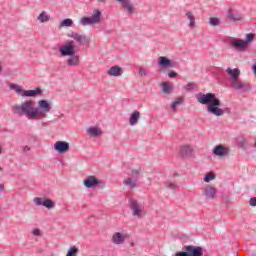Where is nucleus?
Instances as JSON below:
<instances>
[{
    "instance_id": "obj_1",
    "label": "nucleus",
    "mask_w": 256,
    "mask_h": 256,
    "mask_svg": "<svg viewBox=\"0 0 256 256\" xmlns=\"http://www.w3.org/2000/svg\"><path fill=\"white\" fill-rule=\"evenodd\" d=\"M35 103L31 100L24 101L21 105L12 107L14 115L18 117H27L28 119H37V117H47V113H51L52 106L47 100H39L37 108H34Z\"/></svg>"
},
{
    "instance_id": "obj_2",
    "label": "nucleus",
    "mask_w": 256,
    "mask_h": 256,
    "mask_svg": "<svg viewBox=\"0 0 256 256\" xmlns=\"http://www.w3.org/2000/svg\"><path fill=\"white\" fill-rule=\"evenodd\" d=\"M196 100L201 105H207V112L210 115H214L215 117H223L225 115V110L221 107V100L217 98L215 93H198L196 94Z\"/></svg>"
},
{
    "instance_id": "obj_3",
    "label": "nucleus",
    "mask_w": 256,
    "mask_h": 256,
    "mask_svg": "<svg viewBox=\"0 0 256 256\" xmlns=\"http://www.w3.org/2000/svg\"><path fill=\"white\" fill-rule=\"evenodd\" d=\"M175 256H203V247L188 245L184 251L176 252Z\"/></svg>"
},
{
    "instance_id": "obj_4",
    "label": "nucleus",
    "mask_w": 256,
    "mask_h": 256,
    "mask_svg": "<svg viewBox=\"0 0 256 256\" xmlns=\"http://www.w3.org/2000/svg\"><path fill=\"white\" fill-rule=\"evenodd\" d=\"M101 22V11L95 10L91 17H83L80 19V24L84 27L87 25H95Z\"/></svg>"
},
{
    "instance_id": "obj_5",
    "label": "nucleus",
    "mask_w": 256,
    "mask_h": 256,
    "mask_svg": "<svg viewBox=\"0 0 256 256\" xmlns=\"http://www.w3.org/2000/svg\"><path fill=\"white\" fill-rule=\"evenodd\" d=\"M128 205L129 209L132 211L133 217L141 218V215H143V206L133 198H129Z\"/></svg>"
},
{
    "instance_id": "obj_6",
    "label": "nucleus",
    "mask_w": 256,
    "mask_h": 256,
    "mask_svg": "<svg viewBox=\"0 0 256 256\" xmlns=\"http://www.w3.org/2000/svg\"><path fill=\"white\" fill-rule=\"evenodd\" d=\"M75 42L74 41H68L65 45L60 47L59 53L62 55V57H73L75 55Z\"/></svg>"
},
{
    "instance_id": "obj_7",
    "label": "nucleus",
    "mask_w": 256,
    "mask_h": 256,
    "mask_svg": "<svg viewBox=\"0 0 256 256\" xmlns=\"http://www.w3.org/2000/svg\"><path fill=\"white\" fill-rule=\"evenodd\" d=\"M33 202L35 203L36 207L43 205V207H46V209H55V202L48 198L35 197Z\"/></svg>"
},
{
    "instance_id": "obj_8",
    "label": "nucleus",
    "mask_w": 256,
    "mask_h": 256,
    "mask_svg": "<svg viewBox=\"0 0 256 256\" xmlns=\"http://www.w3.org/2000/svg\"><path fill=\"white\" fill-rule=\"evenodd\" d=\"M230 85L232 89H235V91H239L240 93H245V91H249V87L247 86V83L241 81V78L232 80L230 82Z\"/></svg>"
},
{
    "instance_id": "obj_9",
    "label": "nucleus",
    "mask_w": 256,
    "mask_h": 256,
    "mask_svg": "<svg viewBox=\"0 0 256 256\" xmlns=\"http://www.w3.org/2000/svg\"><path fill=\"white\" fill-rule=\"evenodd\" d=\"M103 185L105 187V183H103L101 180L97 179L95 176H88L84 180V187L87 189H95L97 185Z\"/></svg>"
},
{
    "instance_id": "obj_10",
    "label": "nucleus",
    "mask_w": 256,
    "mask_h": 256,
    "mask_svg": "<svg viewBox=\"0 0 256 256\" xmlns=\"http://www.w3.org/2000/svg\"><path fill=\"white\" fill-rule=\"evenodd\" d=\"M206 201H213L217 197V190L211 185H207L202 191Z\"/></svg>"
},
{
    "instance_id": "obj_11",
    "label": "nucleus",
    "mask_w": 256,
    "mask_h": 256,
    "mask_svg": "<svg viewBox=\"0 0 256 256\" xmlns=\"http://www.w3.org/2000/svg\"><path fill=\"white\" fill-rule=\"evenodd\" d=\"M125 239H129L128 233L116 232L113 234L111 241L114 245H123V243H125Z\"/></svg>"
},
{
    "instance_id": "obj_12",
    "label": "nucleus",
    "mask_w": 256,
    "mask_h": 256,
    "mask_svg": "<svg viewBox=\"0 0 256 256\" xmlns=\"http://www.w3.org/2000/svg\"><path fill=\"white\" fill-rule=\"evenodd\" d=\"M231 47H233L236 51L242 52L247 50V44L242 39H234L230 42Z\"/></svg>"
},
{
    "instance_id": "obj_13",
    "label": "nucleus",
    "mask_w": 256,
    "mask_h": 256,
    "mask_svg": "<svg viewBox=\"0 0 256 256\" xmlns=\"http://www.w3.org/2000/svg\"><path fill=\"white\" fill-rule=\"evenodd\" d=\"M54 149L55 151H57V153H60V155H62L63 153H67V151H69V142L57 141L54 144Z\"/></svg>"
},
{
    "instance_id": "obj_14",
    "label": "nucleus",
    "mask_w": 256,
    "mask_h": 256,
    "mask_svg": "<svg viewBox=\"0 0 256 256\" xmlns=\"http://www.w3.org/2000/svg\"><path fill=\"white\" fill-rule=\"evenodd\" d=\"M213 154L216 155V157H227V155H229V148L223 145H217L213 149Z\"/></svg>"
},
{
    "instance_id": "obj_15",
    "label": "nucleus",
    "mask_w": 256,
    "mask_h": 256,
    "mask_svg": "<svg viewBox=\"0 0 256 256\" xmlns=\"http://www.w3.org/2000/svg\"><path fill=\"white\" fill-rule=\"evenodd\" d=\"M68 37L74 39V41H76L79 45H85V43H87V36L81 35L77 32H71L68 34Z\"/></svg>"
},
{
    "instance_id": "obj_16",
    "label": "nucleus",
    "mask_w": 256,
    "mask_h": 256,
    "mask_svg": "<svg viewBox=\"0 0 256 256\" xmlns=\"http://www.w3.org/2000/svg\"><path fill=\"white\" fill-rule=\"evenodd\" d=\"M158 65H159V67H162V69H167L169 67H175V65H173V62H171V60L165 56H160L158 58Z\"/></svg>"
},
{
    "instance_id": "obj_17",
    "label": "nucleus",
    "mask_w": 256,
    "mask_h": 256,
    "mask_svg": "<svg viewBox=\"0 0 256 256\" xmlns=\"http://www.w3.org/2000/svg\"><path fill=\"white\" fill-rule=\"evenodd\" d=\"M226 73L230 77V82L239 79V77L241 76V70H239V68H227Z\"/></svg>"
},
{
    "instance_id": "obj_18",
    "label": "nucleus",
    "mask_w": 256,
    "mask_h": 256,
    "mask_svg": "<svg viewBox=\"0 0 256 256\" xmlns=\"http://www.w3.org/2000/svg\"><path fill=\"white\" fill-rule=\"evenodd\" d=\"M179 153L183 158L191 157L193 155V147L189 145L181 146Z\"/></svg>"
},
{
    "instance_id": "obj_19",
    "label": "nucleus",
    "mask_w": 256,
    "mask_h": 256,
    "mask_svg": "<svg viewBox=\"0 0 256 256\" xmlns=\"http://www.w3.org/2000/svg\"><path fill=\"white\" fill-rule=\"evenodd\" d=\"M108 75H110V77H121V75H123V68L117 65L112 66L108 70Z\"/></svg>"
},
{
    "instance_id": "obj_20",
    "label": "nucleus",
    "mask_w": 256,
    "mask_h": 256,
    "mask_svg": "<svg viewBox=\"0 0 256 256\" xmlns=\"http://www.w3.org/2000/svg\"><path fill=\"white\" fill-rule=\"evenodd\" d=\"M43 90L37 87L35 90H24L23 97H37V95H41Z\"/></svg>"
},
{
    "instance_id": "obj_21",
    "label": "nucleus",
    "mask_w": 256,
    "mask_h": 256,
    "mask_svg": "<svg viewBox=\"0 0 256 256\" xmlns=\"http://www.w3.org/2000/svg\"><path fill=\"white\" fill-rule=\"evenodd\" d=\"M139 117H141V112H139L138 110L132 112L131 116H130L129 124L131 126L137 125V123L139 121Z\"/></svg>"
},
{
    "instance_id": "obj_22",
    "label": "nucleus",
    "mask_w": 256,
    "mask_h": 256,
    "mask_svg": "<svg viewBox=\"0 0 256 256\" xmlns=\"http://www.w3.org/2000/svg\"><path fill=\"white\" fill-rule=\"evenodd\" d=\"M161 89L164 95H171V93H173V86L169 84V82H163Z\"/></svg>"
},
{
    "instance_id": "obj_23",
    "label": "nucleus",
    "mask_w": 256,
    "mask_h": 256,
    "mask_svg": "<svg viewBox=\"0 0 256 256\" xmlns=\"http://www.w3.org/2000/svg\"><path fill=\"white\" fill-rule=\"evenodd\" d=\"M67 64L69 65V67H73V66H77L79 65V56L77 55H72L69 57Z\"/></svg>"
},
{
    "instance_id": "obj_24",
    "label": "nucleus",
    "mask_w": 256,
    "mask_h": 256,
    "mask_svg": "<svg viewBox=\"0 0 256 256\" xmlns=\"http://www.w3.org/2000/svg\"><path fill=\"white\" fill-rule=\"evenodd\" d=\"M87 133H88V135H91L92 137H99L100 135H102L103 132H101V130H99L95 127H90L87 129Z\"/></svg>"
},
{
    "instance_id": "obj_25",
    "label": "nucleus",
    "mask_w": 256,
    "mask_h": 256,
    "mask_svg": "<svg viewBox=\"0 0 256 256\" xmlns=\"http://www.w3.org/2000/svg\"><path fill=\"white\" fill-rule=\"evenodd\" d=\"M137 180H132L131 178H126L123 182V184L126 186V187H130V189H135V187H137V183H136Z\"/></svg>"
},
{
    "instance_id": "obj_26",
    "label": "nucleus",
    "mask_w": 256,
    "mask_h": 256,
    "mask_svg": "<svg viewBox=\"0 0 256 256\" xmlns=\"http://www.w3.org/2000/svg\"><path fill=\"white\" fill-rule=\"evenodd\" d=\"M228 19H230V21H241V15L233 14V11L229 10Z\"/></svg>"
},
{
    "instance_id": "obj_27",
    "label": "nucleus",
    "mask_w": 256,
    "mask_h": 256,
    "mask_svg": "<svg viewBox=\"0 0 256 256\" xmlns=\"http://www.w3.org/2000/svg\"><path fill=\"white\" fill-rule=\"evenodd\" d=\"M186 17L190 21L189 27L193 29L195 27V16H193L192 12H186Z\"/></svg>"
},
{
    "instance_id": "obj_28",
    "label": "nucleus",
    "mask_w": 256,
    "mask_h": 256,
    "mask_svg": "<svg viewBox=\"0 0 256 256\" xmlns=\"http://www.w3.org/2000/svg\"><path fill=\"white\" fill-rule=\"evenodd\" d=\"M11 89H13V91H15L17 95H20L21 97H23V93H25V90H23V88L17 84H13Z\"/></svg>"
},
{
    "instance_id": "obj_29",
    "label": "nucleus",
    "mask_w": 256,
    "mask_h": 256,
    "mask_svg": "<svg viewBox=\"0 0 256 256\" xmlns=\"http://www.w3.org/2000/svg\"><path fill=\"white\" fill-rule=\"evenodd\" d=\"M183 101H184L183 97H178L176 101L172 102L171 104L172 111H175V109H177V107H179V105H181Z\"/></svg>"
},
{
    "instance_id": "obj_30",
    "label": "nucleus",
    "mask_w": 256,
    "mask_h": 256,
    "mask_svg": "<svg viewBox=\"0 0 256 256\" xmlns=\"http://www.w3.org/2000/svg\"><path fill=\"white\" fill-rule=\"evenodd\" d=\"M79 254V248L76 246L70 247L66 256H77Z\"/></svg>"
},
{
    "instance_id": "obj_31",
    "label": "nucleus",
    "mask_w": 256,
    "mask_h": 256,
    "mask_svg": "<svg viewBox=\"0 0 256 256\" xmlns=\"http://www.w3.org/2000/svg\"><path fill=\"white\" fill-rule=\"evenodd\" d=\"M37 19L40 23H47V21H49V15L45 12H41Z\"/></svg>"
},
{
    "instance_id": "obj_32",
    "label": "nucleus",
    "mask_w": 256,
    "mask_h": 256,
    "mask_svg": "<svg viewBox=\"0 0 256 256\" xmlns=\"http://www.w3.org/2000/svg\"><path fill=\"white\" fill-rule=\"evenodd\" d=\"M209 24L212 25V27H217L221 24V21L219 20V18L211 17L209 18Z\"/></svg>"
},
{
    "instance_id": "obj_33",
    "label": "nucleus",
    "mask_w": 256,
    "mask_h": 256,
    "mask_svg": "<svg viewBox=\"0 0 256 256\" xmlns=\"http://www.w3.org/2000/svg\"><path fill=\"white\" fill-rule=\"evenodd\" d=\"M73 25V20L66 18L60 23V27H71Z\"/></svg>"
},
{
    "instance_id": "obj_34",
    "label": "nucleus",
    "mask_w": 256,
    "mask_h": 256,
    "mask_svg": "<svg viewBox=\"0 0 256 256\" xmlns=\"http://www.w3.org/2000/svg\"><path fill=\"white\" fill-rule=\"evenodd\" d=\"M253 39H255V34L248 33L246 35V39L244 40V43L246 44V47H247V45H249V43H251L253 41Z\"/></svg>"
},
{
    "instance_id": "obj_35",
    "label": "nucleus",
    "mask_w": 256,
    "mask_h": 256,
    "mask_svg": "<svg viewBox=\"0 0 256 256\" xmlns=\"http://www.w3.org/2000/svg\"><path fill=\"white\" fill-rule=\"evenodd\" d=\"M131 173H132V177H134L135 181H137L139 179V175H141V168L132 169Z\"/></svg>"
},
{
    "instance_id": "obj_36",
    "label": "nucleus",
    "mask_w": 256,
    "mask_h": 256,
    "mask_svg": "<svg viewBox=\"0 0 256 256\" xmlns=\"http://www.w3.org/2000/svg\"><path fill=\"white\" fill-rule=\"evenodd\" d=\"M213 179H215V175L213 174H206L204 176L205 183H209L210 181H213Z\"/></svg>"
},
{
    "instance_id": "obj_37",
    "label": "nucleus",
    "mask_w": 256,
    "mask_h": 256,
    "mask_svg": "<svg viewBox=\"0 0 256 256\" xmlns=\"http://www.w3.org/2000/svg\"><path fill=\"white\" fill-rule=\"evenodd\" d=\"M184 89H186V91H193V89H195V84L188 83L186 86H184Z\"/></svg>"
},
{
    "instance_id": "obj_38",
    "label": "nucleus",
    "mask_w": 256,
    "mask_h": 256,
    "mask_svg": "<svg viewBox=\"0 0 256 256\" xmlns=\"http://www.w3.org/2000/svg\"><path fill=\"white\" fill-rule=\"evenodd\" d=\"M139 75H141V77L147 76V69H145V68H140V70H139Z\"/></svg>"
},
{
    "instance_id": "obj_39",
    "label": "nucleus",
    "mask_w": 256,
    "mask_h": 256,
    "mask_svg": "<svg viewBox=\"0 0 256 256\" xmlns=\"http://www.w3.org/2000/svg\"><path fill=\"white\" fill-rule=\"evenodd\" d=\"M167 187L175 191V189L177 188V184H175L174 182H170L167 184Z\"/></svg>"
},
{
    "instance_id": "obj_40",
    "label": "nucleus",
    "mask_w": 256,
    "mask_h": 256,
    "mask_svg": "<svg viewBox=\"0 0 256 256\" xmlns=\"http://www.w3.org/2000/svg\"><path fill=\"white\" fill-rule=\"evenodd\" d=\"M250 207H256V197L250 198Z\"/></svg>"
},
{
    "instance_id": "obj_41",
    "label": "nucleus",
    "mask_w": 256,
    "mask_h": 256,
    "mask_svg": "<svg viewBox=\"0 0 256 256\" xmlns=\"http://www.w3.org/2000/svg\"><path fill=\"white\" fill-rule=\"evenodd\" d=\"M168 77L170 79H175V77H177V72H174V71L169 72Z\"/></svg>"
},
{
    "instance_id": "obj_42",
    "label": "nucleus",
    "mask_w": 256,
    "mask_h": 256,
    "mask_svg": "<svg viewBox=\"0 0 256 256\" xmlns=\"http://www.w3.org/2000/svg\"><path fill=\"white\" fill-rule=\"evenodd\" d=\"M22 151H23V153H29V151H31V147H29V146H22Z\"/></svg>"
},
{
    "instance_id": "obj_43",
    "label": "nucleus",
    "mask_w": 256,
    "mask_h": 256,
    "mask_svg": "<svg viewBox=\"0 0 256 256\" xmlns=\"http://www.w3.org/2000/svg\"><path fill=\"white\" fill-rule=\"evenodd\" d=\"M40 233H41V231H40L39 229H35V230L33 231V235H35V236L40 235Z\"/></svg>"
},
{
    "instance_id": "obj_44",
    "label": "nucleus",
    "mask_w": 256,
    "mask_h": 256,
    "mask_svg": "<svg viewBox=\"0 0 256 256\" xmlns=\"http://www.w3.org/2000/svg\"><path fill=\"white\" fill-rule=\"evenodd\" d=\"M107 0H98V3H106Z\"/></svg>"
},
{
    "instance_id": "obj_45",
    "label": "nucleus",
    "mask_w": 256,
    "mask_h": 256,
    "mask_svg": "<svg viewBox=\"0 0 256 256\" xmlns=\"http://www.w3.org/2000/svg\"><path fill=\"white\" fill-rule=\"evenodd\" d=\"M130 247H135V243H134V242H131V243H130Z\"/></svg>"
},
{
    "instance_id": "obj_46",
    "label": "nucleus",
    "mask_w": 256,
    "mask_h": 256,
    "mask_svg": "<svg viewBox=\"0 0 256 256\" xmlns=\"http://www.w3.org/2000/svg\"><path fill=\"white\" fill-rule=\"evenodd\" d=\"M0 191H3V184H0Z\"/></svg>"
}]
</instances>
